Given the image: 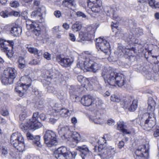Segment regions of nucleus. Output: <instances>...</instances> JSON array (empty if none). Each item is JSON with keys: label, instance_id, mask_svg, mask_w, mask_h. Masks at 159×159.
Listing matches in <instances>:
<instances>
[{"label": "nucleus", "instance_id": "f257e3e1", "mask_svg": "<svg viewBox=\"0 0 159 159\" xmlns=\"http://www.w3.org/2000/svg\"><path fill=\"white\" fill-rule=\"evenodd\" d=\"M102 76L106 82L111 86L119 87L123 86L126 82L124 76L111 70L104 69L102 73Z\"/></svg>", "mask_w": 159, "mask_h": 159}, {"label": "nucleus", "instance_id": "f03ea898", "mask_svg": "<svg viewBox=\"0 0 159 159\" xmlns=\"http://www.w3.org/2000/svg\"><path fill=\"white\" fill-rule=\"evenodd\" d=\"M102 76L106 82L111 86L119 87L123 86L126 82L124 76L111 70L104 69L102 73Z\"/></svg>", "mask_w": 159, "mask_h": 159}, {"label": "nucleus", "instance_id": "7ed1b4c3", "mask_svg": "<svg viewBox=\"0 0 159 159\" xmlns=\"http://www.w3.org/2000/svg\"><path fill=\"white\" fill-rule=\"evenodd\" d=\"M98 146H95L94 152L99 153L98 155L101 159H113L115 154L116 153V149L110 147L105 148L106 141L103 138L100 139L98 141Z\"/></svg>", "mask_w": 159, "mask_h": 159}, {"label": "nucleus", "instance_id": "20e7f679", "mask_svg": "<svg viewBox=\"0 0 159 159\" xmlns=\"http://www.w3.org/2000/svg\"><path fill=\"white\" fill-rule=\"evenodd\" d=\"M39 115L38 112L34 113L32 119H29L26 121L25 123H22L20 125V127L24 132L28 130H34L41 127L42 124L38 120Z\"/></svg>", "mask_w": 159, "mask_h": 159}, {"label": "nucleus", "instance_id": "39448f33", "mask_svg": "<svg viewBox=\"0 0 159 159\" xmlns=\"http://www.w3.org/2000/svg\"><path fill=\"white\" fill-rule=\"evenodd\" d=\"M21 84L16 86L15 89L16 92L21 97L25 96L27 89L31 85V78L29 76H23L20 79Z\"/></svg>", "mask_w": 159, "mask_h": 159}, {"label": "nucleus", "instance_id": "423d86ee", "mask_svg": "<svg viewBox=\"0 0 159 159\" xmlns=\"http://www.w3.org/2000/svg\"><path fill=\"white\" fill-rule=\"evenodd\" d=\"M10 143L19 152H22L24 150V140L20 133H13L11 137Z\"/></svg>", "mask_w": 159, "mask_h": 159}, {"label": "nucleus", "instance_id": "0eeeda50", "mask_svg": "<svg viewBox=\"0 0 159 159\" xmlns=\"http://www.w3.org/2000/svg\"><path fill=\"white\" fill-rule=\"evenodd\" d=\"M17 74L16 70L13 68L8 67L4 71L3 75L1 77L2 84L6 85L13 83Z\"/></svg>", "mask_w": 159, "mask_h": 159}, {"label": "nucleus", "instance_id": "6e6552de", "mask_svg": "<svg viewBox=\"0 0 159 159\" xmlns=\"http://www.w3.org/2000/svg\"><path fill=\"white\" fill-rule=\"evenodd\" d=\"M79 65L81 66L84 65L85 68L88 70H92L95 72L100 68L99 64L94 62L89 58L82 57H81L78 60Z\"/></svg>", "mask_w": 159, "mask_h": 159}, {"label": "nucleus", "instance_id": "1a4fd4ad", "mask_svg": "<svg viewBox=\"0 0 159 159\" xmlns=\"http://www.w3.org/2000/svg\"><path fill=\"white\" fill-rule=\"evenodd\" d=\"M147 116L148 117L144 121L142 119H141L139 125L144 130L149 131L154 127L156 124V118L154 114L150 112L146 113L143 115V117Z\"/></svg>", "mask_w": 159, "mask_h": 159}, {"label": "nucleus", "instance_id": "9d476101", "mask_svg": "<svg viewBox=\"0 0 159 159\" xmlns=\"http://www.w3.org/2000/svg\"><path fill=\"white\" fill-rule=\"evenodd\" d=\"M14 42L12 40H2L0 41V48L4 52L8 57H11L14 54L13 51Z\"/></svg>", "mask_w": 159, "mask_h": 159}, {"label": "nucleus", "instance_id": "9b49d317", "mask_svg": "<svg viewBox=\"0 0 159 159\" xmlns=\"http://www.w3.org/2000/svg\"><path fill=\"white\" fill-rule=\"evenodd\" d=\"M44 142L48 147L57 145L58 142L56 133L50 130H47L43 136Z\"/></svg>", "mask_w": 159, "mask_h": 159}, {"label": "nucleus", "instance_id": "f8f14e48", "mask_svg": "<svg viewBox=\"0 0 159 159\" xmlns=\"http://www.w3.org/2000/svg\"><path fill=\"white\" fill-rule=\"evenodd\" d=\"M149 147L148 144L139 146L135 152L136 155L135 159H148Z\"/></svg>", "mask_w": 159, "mask_h": 159}, {"label": "nucleus", "instance_id": "ddd939ff", "mask_svg": "<svg viewBox=\"0 0 159 159\" xmlns=\"http://www.w3.org/2000/svg\"><path fill=\"white\" fill-rule=\"evenodd\" d=\"M96 29L94 27L90 26L80 31L79 34V37L80 39L84 40L90 41L94 38V34Z\"/></svg>", "mask_w": 159, "mask_h": 159}, {"label": "nucleus", "instance_id": "4468645a", "mask_svg": "<svg viewBox=\"0 0 159 159\" xmlns=\"http://www.w3.org/2000/svg\"><path fill=\"white\" fill-rule=\"evenodd\" d=\"M70 151L65 146L58 148L55 152L54 156L57 159H68L70 156Z\"/></svg>", "mask_w": 159, "mask_h": 159}, {"label": "nucleus", "instance_id": "2eb2a0df", "mask_svg": "<svg viewBox=\"0 0 159 159\" xmlns=\"http://www.w3.org/2000/svg\"><path fill=\"white\" fill-rule=\"evenodd\" d=\"M96 44L97 48L98 50L100 49L104 53L108 52L110 48V45L108 42L105 39L100 37L96 39Z\"/></svg>", "mask_w": 159, "mask_h": 159}, {"label": "nucleus", "instance_id": "dca6fc26", "mask_svg": "<svg viewBox=\"0 0 159 159\" xmlns=\"http://www.w3.org/2000/svg\"><path fill=\"white\" fill-rule=\"evenodd\" d=\"M77 149L80 152V155L82 159H88L91 153L86 145L78 146Z\"/></svg>", "mask_w": 159, "mask_h": 159}, {"label": "nucleus", "instance_id": "f3484780", "mask_svg": "<svg viewBox=\"0 0 159 159\" xmlns=\"http://www.w3.org/2000/svg\"><path fill=\"white\" fill-rule=\"evenodd\" d=\"M57 60L62 66L64 67L70 66L73 61V60L72 58L66 57H62L60 56L57 57Z\"/></svg>", "mask_w": 159, "mask_h": 159}, {"label": "nucleus", "instance_id": "a211bd4d", "mask_svg": "<svg viewBox=\"0 0 159 159\" xmlns=\"http://www.w3.org/2000/svg\"><path fill=\"white\" fill-rule=\"evenodd\" d=\"M93 97L90 95H84L81 99V103L84 106H89L93 101Z\"/></svg>", "mask_w": 159, "mask_h": 159}, {"label": "nucleus", "instance_id": "6ab92c4d", "mask_svg": "<svg viewBox=\"0 0 159 159\" xmlns=\"http://www.w3.org/2000/svg\"><path fill=\"white\" fill-rule=\"evenodd\" d=\"M117 30L118 31L116 32L115 34V35L116 37L119 36L121 37V39L125 42H129L131 41V38L128 34L124 33L123 31L119 30L118 29Z\"/></svg>", "mask_w": 159, "mask_h": 159}, {"label": "nucleus", "instance_id": "aec40b11", "mask_svg": "<svg viewBox=\"0 0 159 159\" xmlns=\"http://www.w3.org/2000/svg\"><path fill=\"white\" fill-rule=\"evenodd\" d=\"M148 112L154 114V111L156 105L155 101L152 98H150L148 101Z\"/></svg>", "mask_w": 159, "mask_h": 159}, {"label": "nucleus", "instance_id": "412c9836", "mask_svg": "<svg viewBox=\"0 0 159 159\" xmlns=\"http://www.w3.org/2000/svg\"><path fill=\"white\" fill-rule=\"evenodd\" d=\"M21 32V28L16 25L12 27L11 30V34L14 36H19Z\"/></svg>", "mask_w": 159, "mask_h": 159}, {"label": "nucleus", "instance_id": "4be33fe9", "mask_svg": "<svg viewBox=\"0 0 159 159\" xmlns=\"http://www.w3.org/2000/svg\"><path fill=\"white\" fill-rule=\"evenodd\" d=\"M30 27L33 33L37 36H39L41 33V29L39 25L36 23H32L30 25Z\"/></svg>", "mask_w": 159, "mask_h": 159}, {"label": "nucleus", "instance_id": "5701e85b", "mask_svg": "<svg viewBox=\"0 0 159 159\" xmlns=\"http://www.w3.org/2000/svg\"><path fill=\"white\" fill-rule=\"evenodd\" d=\"M28 51L31 53L34 54L36 55V57L39 59L41 57L43 53L41 51H39L37 48H34L27 47Z\"/></svg>", "mask_w": 159, "mask_h": 159}, {"label": "nucleus", "instance_id": "b1692460", "mask_svg": "<svg viewBox=\"0 0 159 159\" xmlns=\"http://www.w3.org/2000/svg\"><path fill=\"white\" fill-rule=\"evenodd\" d=\"M125 125L124 122L120 121L117 123V129L120 130L125 134H129L131 132L128 131L127 129L124 128Z\"/></svg>", "mask_w": 159, "mask_h": 159}, {"label": "nucleus", "instance_id": "393cba45", "mask_svg": "<svg viewBox=\"0 0 159 159\" xmlns=\"http://www.w3.org/2000/svg\"><path fill=\"white\" fill-rule=\"evenodd\" d=\"M26 108H24L23 110H21V113L19 116L20 120L21 122H20V125L22 123H25L26 121L27 120H25V118L26 116Z\"/></svg>", "mask_w": 159, "mask_h": 159}, {"label": "nucleus", "instance_id": "a878e982", "mask_svg": "<svg viewBox=\"0 0 159 159\" xmlns=\"http://www.w3.org/2000/svg\"><path fill=\"white\" fill-rule=\"evenodd\" d=\"M81 28V24L79 22H76L72 26V30L74 32H76L80 30Z\"/></svg>", "mask_w": 159, "mask_h": 159}, {"label": "nucleus", "instance_id": "bb28decb", "mask_svg": "<svg viewBox=\"0 0 159 159\" xmlns=\"http://www.w3.org/2000/svg\"><path fill=\"white\" fill-rule=\"evenodd\" d=\"M74 0H64L62 2V5L64 7H69L75 5Z\"/></svg>", "mask_w": 159, "mask_h": 159}, {"label": "nucleus", "instance_id": "cd10ccee", "mask_svg": "<svg viewBox=\"0 0 159 159\" xmlns=\"http://www.w3.org/2000/svg\"><path fill=\"white\" fill-rule=\"evenodd\" d=\"M138 102L137 100H134L130 107L129 108V110L131 111H134L137 108Z\"/></svg>", "mask_w": 159, "mask_h": 159}, {"label": "nucleus", "instance_id": "c85d7f7f", "mask_svg": "<svg viewBox=\"0 0 159 159\" xmlns=\"http://www.w3.org/2000/svg\"><path fill=\"white\" fill-rule=\"evenodd\" d=\"M69 111L68 109L65 108H62L57 110V112H59V114L62 117H66L68 116V113Z\"/></svg>", "mask_w": 159, "mask_h": 159}, {"label": "nucleus", "instance_id": "c756f323", "mask_svg": "<svg viewBox=\"0 0 159 159\" xmlns=\"http://www.w3.org/2000/svg\"><path fill=\"white\" fill-rule=\"evenodd\" d=\"M34 7L37 10L40 9L41 10H44L45 9V7L41 6L40 4L39 1L38 0H34Z\"/></svg>", "mask_w": 159, "mask_h": 159}, {"label": "nucleus", "instance_id": "7c9ffc66", "mask_svg": "<svg viewBox=\"0 0 159 159\" xmlns=\"http://www.w3.org/2000/svg\"><path fill=\"white\" fill-rule=\"evenodd\" d=\"M101 116L97 115L95 116L91 117L92 120L96 124H100L102 122V120L101 118Z\"/></svg>", "mask_w": 159, "mask_h": 159}, {"label": "nucleus", "instance_id": "2f4dec72", "mask_svg": "<svg viewBox=\"0 0 159 159\" xmlns=\"http://www.w3.org/2000/svg\"><path fill=\"white\" fill-rule=\"evenodd\" d=\"M111 100L113 102H119L121 99L119 95L114 94L111 96Z\"/></svg>", "mask_w": 159, "mask_h": 159}, {"label": "nucleus", "instance_id": "473e14b6", "mask_svg": "<svg viewBox=\"0 0 159 159\" xmlns=\"http://www.w3.org/2000/svg\"><path fill=\"white\" fill-rule=\"evenodd\" d=\"M71 89H70V96H72V95H74V97L76 99L77 98V97L76 95V92L77 91H80L79 90V89L78 90V89L79 88V87L78 86H77L75 87V89L74 90H73L72 89V88L73 89H75L74 87H71Z\"/></svg>", "mask_w": 159, "mask_h": 159}, {"label": "nucleus", "instance_id": "72a5a7b5", "mask_svg": "<svg viewBox=\"0 0 159 159\" xmlns=\"http://www.w3.org/2000/svg\"><path fill=\"white\" fill-rule=\"evenodd\" d=\"M26 66L25 61L23 58H20L19 60L18 67L20 69H23Z\"/></svg>", "mask_w": 159, "mask_h": 159}, {"label": "nucleus", "instance_id": "f704fd0d", "mask_svg": "<svg viewBox=\"0 0 159 159\" xmlns=\"http://www.w3.org/2000/svg\"><path fill=\"white\" fill-rule=\"evenodd\" d=\"M72 138L76 143H77L80 140V135L77 133H74L73 134Z\"/></svg>", "mask_w": 159, "mask_h": 159}, {"label": "nucleus", "instance_id": "c9c22d12", "mask_svg": "<svg viewBox=\"0 0 159 159\" xmlns=\"http://www.w3.org/2000/svg\"><path fill=\"white\" fill-rule=\"evenodd\" d=\"M0 15L3 18L8 17L10 16V12L7 11H2L0 12Z\"/></svg>", "mask_w": 159, "mask_h": 159}, {"label": "nucleus", "instance_id": "e433bc0d", "mask_svg": "<svg viewBox=\"0 0 159 159\" xmlns=\"http://www.w3.org/2000/svg\"><path fill=\"white\" fill-rule=\"evenodd\" d=\"M87 2L88 3V7L89 8V9H92L94 7L97 8L99 7L96 6V5L97 4L96 3L88 1H87Z\"/></svg>", "mask_w": 159, "mask_h": 159}, {"label": "nucleus", "instance_id": "4c0bfd02", "mask_svg": "<svg viewBox=\"0 0 159 159\" xmlns=\"http://www.w3.org/2000/svg\"><path fill=\"white\" fill-rule=\"evenodd\" d=\"M42 15V14L40 11H34L32 12L31 16L32 17H35L39 16L40 17Z\"/></svg>", "mask_w": 159, "mask_h": 159}, {"label": "nucleus", "instance_id": "58836bf2", "mask_svg": "<svg viewBox=\"0 0 159 159\" xmlns=\"http://www.w3.org/2000/svg\"><path fill=\"white\" fill-rule=\"evenodd\" d=\"M69 131V129L68 127L62 128L59 132L63 134V135L65 136V135L67 134V132Z\"/></svg>", "mask_w": 159, "mask_h": 159}, {"label": "nucleus", "instance_id": "ea45409f", "mask_svg": "<svg viewBox=\"0 0 159 159\" xmlns=\"http://www.w3.org/2000/svg\"><path fill=\"white\" fill-rule=\"evenodd\" d=\"M33 74V72L30 69H27L25 71V75L24 76H29L30 78H32Z\"/></svg>", "mask_w": 159, "mask_h": 159}, {"label": "nucleus", "instance_id": "a19ab883", "mask_svg": "<svg viewBox=\"0 0 159 159\" xmlns=\"http://www.w3.org/2000/svg\"><path fill=\"white\" fill-rule=\"evenodd\" d=\"M122 104H123L124 107L125 108H129L130 104V101L129 100H124L122 102Z\"/></svg>", "mask_w": 159, "mask_h": 159}, {"label": "nucleus", "instance_id": "79ce46f5", "mask_svg": "<svg viewBox=\"0 0 159 159\" xmlns=\"http://www.w3.org/2000/svg\"><path fill=\"white\" fill-rule=\"evenodd\" d=\"M58 119V117L57 116L54 117L53 116H51L49 118V123L51 124H54Z\"/></svg>", "mask_w": 159, "mask_h": 159}, {"label": "nucleus", "instance_id": "37998d69", "mask_svg": "<svg viewBox=\"0 0 159 159\" xmlns=\"http://www.w3.org/2000/svg\"><path fill=\"white\" fill-rule=\"evenodd\" d=\"M10 5L11 7L17 8L20 6V4L17 1H13L10 2Z\"/></svg>", "mask_w": 159, "mask_h": 159}, {"label": "nucleus", "instance_id": "c03bdc74", "mask_svg": "<svg viewBox=\"0 0 159 159\" xmlns=\"http://www.w3.org/2000/svg\"><path fill=\"white\" fill-rule=\"evenodd\" d=\"M40 63V61L39 60L37 59H33L30 61L29 64L31 65H39Z\"/></svg>", "mask_w": 159, "mask_h": 159}, {"label": "nucleus", "instance_id": "a18cd8bd", "mask_svg": "<svg viewBox=\"0 0 159 159\" xmlns=\"http://www.w3.org/2000/svg\"><path fill=\"white\" fill-rule=\"evenodd\" d=\"M13 16L16 17H20V12L19 11H12L10 12V16Z\"/></svg>", "mask_w": 159, "mask_h": 159}, {"label": "nucleus", "instance_id": "49530a36", "mask_svg": "<svg viewBox=\"0 0 159 159\" xmlns=\"http://www.w3.org/2000/svg\"><path fill=\"white\" fill-rule=\"evenodd\" d=\"M87 1L91 2H93L96 3L97 4L96 5L97 7H100L102 5V2L101 0H87Z\"/></svg>", "mask_w": 159, "mask_h": 159}, {"label": "nucleus", "instance_id": "de8ad7c7", "mask_svg": "<svg viewBox=\"0 0 159 159\" xmlns=\"http://www.w3.org/2000/svg\"><path fill=\"white\" fill-rule=\"evenodd\" d=\"M59 26H55L52 29V33L54 34L59 33L61 31L59 30Z\"/></svg>", "mask_w": 159, "mask_h": 159}, {"label": "nucleus", "instance_id": "09e8293b", "mask_svg": "<svg viewBox=\"0 0 159 159\" xmlns=\"http://www.w3.org/2000/svg\"><path fill=\"white\" fill-rule=\"evenodd\" d=\"M155 127L156 130L154 131L153 135L154 137H157L159 136V127L156 126Z\"/></svg>", "mask_w": 159, "mask_h": 159}, {"label": "nucleus", "instance_id": "8fccbe9b", "mask_svg": "<svg viewBox=\"0 0 159 159\" xmlns=\"http://www.w3.org/2000/svg\"><path fill=\"white\" fill-rule=\"evenodd\" d=\"M135 31L138 37L141 35L143 34V30L142 29L139 28L136 29Z\"/></svg>", "mask_w": 159, "mask_h": 159}, {"label": "nucleus", "instance_id": "3c124183", "mask_svg": "<svg viewBox=\"0 0 159 159\" xmlns=\"http://www.w3.org/2000/svg\"><path fill=\"white\" fill-rule=\"evenodd\" d=\"M43 57L44 58L48 60H49L51 59V55L48 52H45L44 53Z\"/></svg>", "mask_w": 159, "mask_h": 159}, {"label": "nucleus", "instance_id": "603ef678", "mask_svg": "<svg viewBox=\"0 0 159 159\" xmlns=\"http://www.w3.org/2000/svg\"><path fill=\"white\" fill-rule=\"evenodd\" d=\"M2 154L3 155H5L7 154L8 151L7 148L5 146H2Z\"/></svg>", "mask_w": 159, "mask_h": 159}, {"label": "nucleus", "instance_id": "864d4df0", "mask_svg": "<svg viewBox=\"0 0 159 159\" xmlns=\"http://www.w3.org/2000/svg\"><path fill=\"white\" fill-rule=\"evenodd\" d=\"M115 123V121L113 119L110 118L107 120V124L110 126L114 125Z\"/></svg>", "mask_w": 159, "mask_h": 159}, {"label": "nucleus", "instance_id": "5fc2aeb1", "mask_svg": "<svg viewBox=\"0 0 159 159\" xmlns=\"http://www.w3.org/2000/svg\"><path fill=\"white\" fill-rule=\"evenodd\" d=\"M114 12L113 14V19L118 21L119 20V17L116 12L115 11H113Z\"/></svg>", "mask_w": 159, "mask_h": 159}, {"label": "nucleus", "instance_id": "6e6d98bb", "mask_svg": "<svg viewBox=\"0 0 159 159\" xmlns=\"http://www.w3.org/2000/svg\"><path fill=\"white\" fill-rule=\"evenodd\" d=\"M54 14L57 18H59L61 15L60 11H55L54 13Z\"/></svg>", "mask_w": 159, "mask_h": 159}, {"label": "nucleus", "instance_id": "4d7b16f0", "mask_svg": "<svg viewBox=\"0 0 159 159\" xmlns=\"http://www.w3.org/2000/svg\"><path fill=\"white\" fill-rule=\"evenodd\" d=\"M27 138L28 140H33L34 139V136L29 132H28L26 134Z\"/></svg>", "mask_w": 159, "mask_h": 159}, {"label": "nucleus", "instance_id": "13d9d810", "mask_svg": "<svg viewBox=\"0 0 159 159\" xmlns=\"http://www.w3.org/2000/svg\"><path fill=\"white\" fill-rule=\"evenodd\" d=\"M39 118L41 120L44 121L47 119V117L44 114L41 113L39 115Z\"/></svg>", "mask_w": 159, "mask_h": 159}, {"label": "nucleus", "instance_id": "bf43d9fd", "mask_svg": "<svg viewBox=\"0 0 159 159\" xmlns=\"http://www.w3.org/2000/svg\"><path fill=\"white\" fill-rule=\"evenodd\" d=\"M1 114L3 116H6L8 114V112L7 110L2 109L1 111Z\"/></svg>", "mask_w": 159, "mask_h": 159}, {"label": "nucleus", "instance_id": "052dcab7", "mask_svg": "<svg viewBox=\"0 0 159 159\" xmlns=\"http://www.w3.org/2000/svg\"><path fill=\"white\" fill-rule=\"evenodd\" d=\"M77 78L78 81L80 83L86 80L85 78L82 75H78Z\"/></svg>", "mask_w": 159, "mask_h": 159}, {"label": "nucleus", "instance_id": "680f3d73", "mask_svg": "<svg viewBox=\"0 0 159 159\" xmlns=\"http://www.w3.org/2000/svg\"><path fill=\"white\" fill-rule=\"evenodd\" d=\"M148 3L150 6L152 8L154 7V6L155 4V0H148Z\"/></svg>", "mask_w": 159, "mask_h": 159}, {"label": "nucleus", "instance_id": "e2e57ef3", "mask_svg": "<svg viewBox=\"0 0 159 159\" xmlns=\"http://www.w3.org/2000/svg\"><path fill=\"white\" fill-rule=\"evenodd\" d=\"M76 14L78 16H81L83 18H85L86 17V15L84 13L80 11L77 12Z\"/></svg>", "mask_w": 159, "mask_h": 159}, {"label": "nucleus", "instance_id": "0e129e2a", "mask_svg": "<svg viewBox=\"0 0 159 159\" xmlns=\"http://www.w3.org/2000/svg\"><path fill=\"white\" fill-rule=\"evenodd\" d=\"M70 39L72 41H75V35L72 34L70 33L69 34Z\"/></svg>", "mask_w": 159, "mask_h": 159}, {"label": "nucleus", "instance_id": "69168bd1", "mask_svg": "<svg viewBox=\"0 0 159 159\" xmlns=\"http://www.w3.org/2000/svg\"><path fill=\"white\" fill-rule=\"evenodd\" d=\"M33 91L34 92L35 95L36 96L38 95L39 96H41V93L40 91H39L38 89H34Z\"/></svg>", "mask_w": 159, "mask_h": 159}, {"label": "nucleus", "instance_id": "338daca9", "mask_svg": "<svg viewBox=\"0 0 159 159\" xmlns=\"http://www.w3.org/2000/svg\"><path fill=\"white\" fill-rule=\"evenodd\" d=\"M125 143L123 141H121L119 143L118 147L119 149L122 148L124 146Z\"/></svg>", "mask_w": 159, "mask_h": 159}, {"label": "nucleus", "instance_id": "774afa93", "mask_svg": "<svg viewBox=\"0 0 159 159\" xmlns=\"http://www.w3.org/2000/svg\"><path fill=\"white\" fill-rule=\"evenodd\" d=\"M55 90V89L52 86L49 87L48 88V91L49 93H53Z\"/></svg>", "mask_w": 159, "mask_h": 159}]
</instances>
